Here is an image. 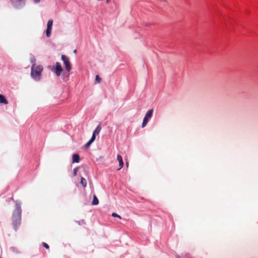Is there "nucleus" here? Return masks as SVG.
<instances>
[{
  "label": "nucleus",
  "instance_id": "obj_1",
  "mask_svg": "<svg viewBox=\"0 0 258 258\" xmlns=\"http://www.w3.org/2000/svg\"><path fill=\"white\" fill-rule=\"evenodd\" d=\"M15 203L16 208L13 213L12 222L14 228L17 230L21 224L22 210L21 203L18 201Z\"/></svg>",
  "mask_w": 258,
  "mask_h": 258
},
{
  "label": "nucleus",
  "instance_id": "obj_2",
  "mask_svg": "<svg viewBox=\"0 0 258 258\" xmlns=\"http://www.w3.org/2000/svg\"><path fill=\"white\" fill-rule=\"evenodd\" d=\"M31 77L35 81H39L41 79V73L43 68L41 65H32L31 66Z\"/></svg>",
  "mask_w": 258,
  "mask_h": 258
},
{
  "label": "nucleus",
  "instance_id": "obj_3",
  "mask_svg": "<svg viewBox=\"0 0 258 258\" xmlns=\"http://www.w3.org/2000/svg\"><path fill=\"white\" fill-rule=\"evenodd\" d=\"M12 6L16 9H20L25 6L26 0H10Z\"/></svg>",
  "mask_w": 258,
  "mask_h": 258
},
{
  "label": "nucleus",
  "instance_id": "obj_4",
  "mask_svg": "<svg viewBox=\"0 0 258 258\" xmlns=\"http://www.w3.org/2000/svg\"><path fill=\"white\" fill-rule=\"evenodd\" d=\"M61 60L63 61L66 71L69 73L72 69L69 58L65 55H61Z\"/></svg>",
  "mask_w": 258,
  "mask_h": 258
},
{
  "label": "nucleus",
  "instance_id": "obj_5",
  "mask_svg": "<svg viewBox=\"0 0 258 258\" xmlns=\"http://www.w3.org/2000/svg\"><path fill=\"white\" fill-rule=\"evenodd\" d=\"M62 68L60 65V64L56 62L55 63V68L52 70V71L55 74V75L59 77L60 76L61 73L62 72Z\"/></svg>",
  "mask_w": 258,
  "mask_h": 258
},
{
  "label": "nucleus",
  "instance_id": "obj_6",
  "mask_svg": "<svg viewBox=\"0 0 258 258\" xmlns=\"http://www.w3.org/2000/svg\"><path fill=\"white\" fill-rule=\"evenodd\" d=\"M52 25H53V20H49L47 22V29L46 30V35L47 37H49L51 35Z\"/></svg>",
  "mask_w": 258,
  "mask_h": 258
},
{
  "label": "nucleus",
  "instance_id": "obj_7",
  "mask_svg": "<svg viewBox=\"0 0 258 258\" xmlns=\"http://www.w3.org/2000/svg\"><path fill=\"white\" fill-rule=\"evenodd\" d=\"M153 113V109H150V110H148L147 111V112L146 113L144 119H146V120L149 121L151 119V117L152 116Z\"/></svg>",
  "mask_w": 258,
  "mask_h": 258
},
{
  "label": "nucleus",
  "instance_id": "obj_8",
  "mask_svg": "<svg viewBox=\"0 0 258 258\" xmlns=\"http://www.w3.org/2000/svg\"><path fill=\"white\" fill-rule=\"evenodd\" d=\"M101 130V127L100 125H98L93 133L92 136H94L95 139H96V135H98Z\"/></svg>",
  "mask_w": 258,
  "mask_h": 258
},
{
  "label": "nucleus",
  "instance_id": "obj_9",
  "mask_svg": "<svg viewBox=\"0 0 258 258\" xmlns=\"http://www.w3.org/2000/svg\"><path fill=\"white\" fill-rule=\"evenodd\" d=\"M117 159L119 162V165L120 167L118 170H120L123 167V160H122V158L121 156L119 154L117 155Z\"/></svg>",
  "mask_w": 258,
  "mask_h": 258
},
{
  "label": "nucleus",
  "instance_id": "obj_10",
  "mask_svg": "<svg viewBox=\"0 0 258 258\" xmlns=\"http://www.w3.org/2000/svg\"><path fill=\"white\" fill-rule=\"evenodd\" d=\"M0 103L4 104H7L8 103L7 99L5 96L2 94H0Z\"/></svg>",
  "mask_w": 258,
  "mask_h": 258
},
{
  "label": "nucleus",
  "instance_id": "obj_11",
  "mask_svg": "<svg viewBox=\"0 0 258 258\" xmlns=\"http://www.w3.org/2000/svg\"><path fill=\"white\" fill-rule=\"evenodd\" d=\"M95 140L94 136H92L91 139L85 144V147L86 148H88Z\"/></svg>",
  "mask_w": 258,
  "mask_h": 258
},
{
  "label": "nucleus",
  "instance_id": "obj_12",
  "mask_svg": "<svg viewBox=\"0 0 258 258\" xmlns=\"http://www.w3.org/2000/svg\"><path fill=\"white\" fill-rule=\"evenodd\" d=\"M80 161V157L78 154L73 155V163H78Z\"/></svg>",
  "mask_w": 258,
  "mask_h": 258
},
{
  "label": "nucleus",
  "instance_id": "obj_13",
  "mask_svg": "<svg viewBox=\"0 0 258 258\" xmlns=\"http://www.w3.org/2000/svg\"><path fill=\"white\" fill-rule=\"evenodd\" d=\"M62 79L66 81L68 80L69 79V73H66V72H63L62 75Z\"/></svg>",
  "mask_w": 258,
  "mask_h": 258
},
{
  "label": "nucleus",
  "instance_id": "obj_14",
  "mask_svg": "<svg viewBox=\"0 0 258 258\" xmlns=\"http://www.w3.org/2000/svg\"><path fill=\"white\" fill-rule=\"evenodd\" d=\"M99 203V201L96 196H94L93 200L92 203L93 205H97Z\"/></svg>",
  "mask_w": 258,
  "mask_h": 258
},
{
  "label": "nucleus",
  "instance_id": "obj_15",
  "mask_svg": "<svg viewBox=\"0 0 258 258\" xmlns=\"http://www.w3.org/2000/svg\"><path fill=\"white\" fill-rule=\"evenodd\" d=\"M81 183L84 186L86 187L87 185V181L85 178L81 177Z\"/></svg>",
  "mask_w": 258,
  "mask_h": 258
},
{
  "label": "nucleus",
  "instance_id": "obj_16",
  "mask_svg": "<svg viewBox=\"0 0 258 258\" xmlns=\"http://www.w3.org/2000/svg\"><path fill=\"white\" fill-rule=\"evenodd\" d=\"M30 60L31 63H32V65H36L35 64L36 59H35L34 56L32 55L30 57Z\"/></svg>",
  "mask_w": 258,
  "mask_h": 258
},
{
  "label": "nucleus",
  "instance_id": "obj_17",
  "mask_svg": "<svg viewBox=\"0 0 258 258\" xmlns=\"http://www.w3.org/2000/svg\"><path fill=\"white\" fill-rule=\"evenodd\" d=\"M101 80V79L99 77V76L96 75L95 77V83H99Z\"/></svg>",
  "mask_w": 258,
  "mask_h": 258
},
{
  "label": "nucleus",
  "instance_id": "obj_18",
  "mask_svg": "<svg viewBox=\"0 0 258 258\" xmlns=\"http://www.w3.org/2000/svg\"><path fill=\"white\" fill-rule=\"evenodd\" d=\"M149 121L146 119H144L142 123V127H144L147 124Z\"/></svg>",
  "mask_w": 258,
  "mask_h": 258
},
{
  "label": "nucleus",
  "instance_id": "obj_19",
  "mask_svg": "<svg viewBox=\"0 0 258 258\" xmlns=\"http://www.w3.org/2000/svg\"><path fill=\"white\" fill-rule=\"evenodd\" d=\"M78 171V168H75L73 170V175L74 176H76L77 175V172Z\"/></svg>",
  "mask_w": 258,
  "mask_h": 258
},
{
  "label": "nucleus",
  "instance_id": "obj_20",
  "mask_svg": "<svg viewBox=\"0 0 258 258\" xmlns=\"http://www.w3.org/2000/svg\"><path fill=\"white\" fill-rule=\"evenodd\" d=\"M112 216L114 217H118L119 219H121V217L119 215H117L116 213H113L112 214Z\"/></svg>",
  "mask_w": 258,
  "mask_h": 258
},
{
  "label": "nucleus",
  "instance_id": "obj_21",
  "mask_svg": "<svg viewBox=\"0 0 258 258\" xmlns=\"http://www.w3.org/2000/svg\"><path fill=\"white\" fill-rule=\"evenodd\" d=\"M42 244H43V246L45 248H46V249H48V248H49V246H48V245L47 243H45V242H43V243H42Z\"/></svg>",
  "mask_w": 258,
  "mask_h": 258
},
{
  "label": "nucleus",
  "instance_id": "obj_22",
  "mask_svg": "<svg viewBox=\"0 0 258 258\" xmlns=\"http://www.w3.org/2000/svg\"><path fill=\"white\" fill-rule=\"evenodd\" d=\"M35 3H38L40 2V0H33Z\"/></svg>",
  "mask_w": 258,
  "mask_h": 258
},
{
  "label": "nucleus",
  "instance_id": "obj_23",
  "mask_svg": "<svg viewBox=\"0 0 258 258\" xmlns=\"http://www.w3.org/2000/svg\"><path fill=\"white\" fill-rule=\"evenodd\" d=\"M10 249H11L12 251H14L15 250V249H16V248H15V247H11V248H10Z\"/></svg>",
  "mask_w": 258,
  "mask_h": 258
},
{
  "label": "nucleus",
  "instance_id": "obj_24",
  "mask_svg": "<svg viewBox=\"0 0 258 258\" xmlns=\"http://www.w3.org/2000/svg\"><path fill=\"white\" fill-rule=\"evenodd\" d=\"M74 53H77V50L76 49L74 50Z\"/></svg>",
  "mask_w": 258,
  "mask_h": 258
},
{
  "label": "nucleus",
  "instance_id": "obj_25",
  "mask_svg": "<svg viewBox=\"0 0 258 258\" xmlns=\"http://www.w3.org/2000/svg\"><path fill=\"white\" fill-rule=\"evenodd\" d=\"M126 165L127 167L128 166V163L127 162H126Z\"/></svg>",
  "mask_w": 258,
  "mask_h": 258
},
{
  "label": "nucleus",
  "instance_id": "obj_26",
  "mask_svg": "<svg viewBox=\"0 0 258 258\" xmlns=\"http://www.w3.org/2000/svg\"><path fill=\"white\" fill-rule=\"evenodd\" d=\"M109 1H110V0H106V3H108L109 2Z\"/></svg>",
  "mask_w": 258,
  "mask_h": 258
},
{
  "label": "nucleus",
  "instance_id": "obj_27",
  "mask_svg": "<svg viewBox=\"0 0 258 258\" xmlns=\"http://www.w3.org/2000/svg\"><path fill=\"white\" fill-rule=\"evenodd\" d=\"M177 258H179V256H177Z\"/></svg>",
  "mask_w": 258,
  "mask_h": 258
}]
</instances>
